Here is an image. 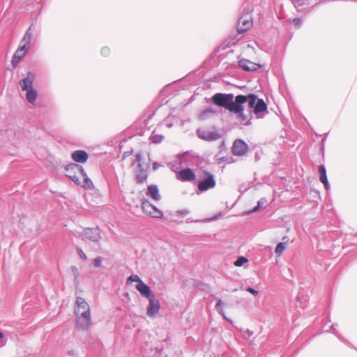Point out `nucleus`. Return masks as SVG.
<instances>
[{"label":"nucleus","instance_id":"obj_24","mask_svg":"<svg viewBox=\"0 0 357 357\" xmlns=\"http://www.w3.org/2000/svg\"><path fill=\"white\" fill-rule=\"evenodd\" d=\"M25 56L23 53L16 50L13 56L11 63L13 68H16L22 59Z\"/></svg>","mask_w":357,"mask_h":357},{"label":"nucleus","instance_id":"obj_18","mask_svg":"<svg viewBox=\"0 0 357 357\" xmlns=\"http://www.w3.org/2000/svg\"><path fill=\"white\" fill-rule=\"evenodd\" d=\"M65 170L67 172V175H73L75 173H81L83 171V167L77 163H70L65 166Z\"/></svg>","mask_w":357,"mask_h":357},{"label":"nucleus","instance_id":"obj_21","mask_svg":"<svg viewBox=\"0 0 357 357\" xmlns=\"http://www.w3.org/2000/svg\"><path fill=\"white\" fill-rule=\"evenodd\" d=\"M80 174L82 176L84 181L82 183L81 182V185H79V186H81L84 189H93L94 188L93 183L87 176V174L84 168L83 171L81 172Z\"/></svg>","mask_w":357,"mask_h":357},{"label":"nucleus","instance_id":"obj_23","mask_svg":"<svg viewBox=\"0 0 357 357\" xmlns=\"http://www.w3.org/2000/svg\"><path fill=\"white\" fill-rule=\"evenodd\" d=\"M267 105L261 98H258L254 109V112L257 114L263 112L267 111Z\"/></svg>","mask_w":357,"mask_h":357},{"label":"nucleus","instance_id":"obj_51","mask_svg":"<svg viewBox=\"0 0 357 357\" xmlns=\"http://www.w3.org/2000/svg\"><path fill=\"white\" fill-rule=\"evenodd\" d=\"M282 242H286V245H287L289 241V238H288V236H284L282 237Z\"/></svg>","mask_w":357,"mask_h":357},{"label":"nucleus","instance_id":"obj_46","mask_svg":"<svg viewBox=\"0 0 357 357\" xmlns=\"http://www.w3.org/2000/svg\"><path fill=\"white\" fill-rule=\"evenodd\" d=\"M322 183L324 184V188L326 190H328L330 189V184H329L328 181H324V182H322Z\"/></svg>","mask_w":357,"mask_h":357},{"label":"nucleus","instance_id":"obj_15","mask_svg":"<svg viewBox=\"0 0 357 357\" xmlns=\"http://www.w3.org/2000/svg\"><path fill=\"white\" fill-rule=\"evenodd\" d=\"M72 158L76 162L84 163L87 161L89 155L86 151L77 150L72 153Z\"/></svg>","mask_w":357,"mask_h":357},{"label":"nucleus","instance_id":"obj_5","mask_svg":"<svg viewBox=\"0 0 357 357\" xmlns=\"http://www.w3.org/2000/svg\"><path fill=\"white\" fill-rule=\"evenodd\" d=\"M142 208L144 213L155 218H162L163 213L155 206L153 205L148 199L142 200Z\"/></svg>","mask_w":357,"mask_h":357},{"label":"nucleus","instance_id":"obj_53","mask_svg":"<svg viewBox=\"0 0 357 357\" xmlns=\"http://www.w3.org/2000/svg\"><path fill=\"white\" fill-rule=\"evenodd\" d=\"M328 135V132L326 133L324 135V137L322 139V143L326 140L327 135Z\"/></svg>","mask_w":357,"mask_h":357},{"label":"nucleus","instance_id":"obj_2","mask_svg":"<svg viewBox=\"0 0 357 357\" xmlns=\"http://www.w3.org/2000/svg\"><path fill=\"white\" fill-rule=\"evenodd\" d=\"M252 9L246 2H244L241 8V16L238 19L237 31L243 33L249 30L253 25L252 17Z\"/></svg>","mask_w":357,"mask_h":357},{"label":"nucleus","instance_id":"obj_52","mask_svg":"<svg viewBox=\"0 0 357 357\" xmlns=\"http://www.w3.org/2000/svg\"><path fill=\"white\" fill-rule=\"evenodd\" d=\"M226 160H225V157H222L220 159H218V163H221L222 162H225Z\"/></svg>","mask_w":357,"mask_h":357},{"label":"nucleus","instance_id":"obj_38","mask_svg":"<svg viewBox=\"0 0 357 357\" xmlns=\"http://www.w3.org/2000/svg\"><path fill=\"white\" fill-rule=\"evenodd\" d=\"M331 328L333 330V333L337 337V338L341 340L342 342L349 344V342L344 340L338 333V331L335 328L334 325H331Z\"/></svg>","mask_w":357,"mask_h":357},{"label":"nucleus","instance_id":"obj_50","mask_svg":"<svg viewBox=\"0 0 357 357\" xmlns=\"http://www.w3.org/2000/svg\"><path fill=\"white\" fill-rule=\"evenodd\" d=\"M259 208V207L257 205L256 206H255L251 211H249V213H253V212H256L257 211H258Z\"/></svg>","mask_w":357,"mask_h":357},{"label":"nucleus","instance_id":"obj_48","mask_svg":"<svg viewBox=\"0 0 357 357\" xmlns=\"http://www.w3.org/2000/svg\"><path fill=\"white\" fill-rule=\"evenodd\" d=\"M160 167V165H159V163H158L157 162H154L153 163V167H152V168H153V171H156V170L158 169V167Z\"/></svg>","mask_w":357,"mask_h":357},{"label":"nucleus","instance_id":"obj_34","mask_svg":"<svg viewBox=\"0 0 357 357\" xmlns=\"http://www.w3.org/2000/svg\"><path fill=\"white\" fill-rule=\"evenodd\" d=\"M140 281L142 280L137 275H132L127 279L126 283L130 284L133 282H137V283H139Z\"/></svg>","mask_w":357,"mask_h":357},{"label":"nucleus","instance_id":"obj_37","mask_svg":"<svg viewBox=\"0 0 357 357\" xmlns=\"http://www.w3.org/2000/svg\"><path fill=\"white\" fill-rule=\"evenodd\" d=\"M76 251L77 252V255L82 259H83L84 261L87 260V256L81 248H79V246H76Z\"/></svg>","mask_w":357,"mask_h":357},{"label":"nucleus","instance_id":"obj_12","mask_svg":"<svg viewBox=\"0 0 357 357\" xmlns=\"http://www.w3.org/2000/svg\"><path fill=\"white\" fill-rule=\"evenodd\" d=\"M136 289L140 292L141 295L146 298H150L155 296L149 286L143 281H140L136 285Z\"/></svg>","mask_w":357,"mask_h":357},{"label":"nucleus","instance_id":"obj_14","mask_svg":"<svg viewBox=\"0 0 357 357\" xmlns=\"http://www.w3.org/2000/svg\"><path fill=\"white\" fill-rule=\"evenodd\" d=\"M196 178L194 172L190 169L186 168L179 172L178 178L183 181H192Z\"/></svg>","mask_w":357,"mask_h":357},{"label":"nucleus","instance_id":"obj_54","mask_svg":"<svg viewBox=\"0 0 357 357\" xmlns=\"http://www.w3.org/2000/svg\"><path fill=\"white\" fill-rule=\"evenodd\" d=\"M3 337V334L1 332H0V340H2Z\"/></svg>","mask_w":357,"mask_h":357},{"label":"nucleus","instance_id":"obj_19","mask_svg":"<svg viewBox=\"0 0 357 357\" xmlns=\"http://www.w3.org/2000/svg\"><path fill=\"white\" fill-rule=\"evenodd\" d=\"M91 319L76 318V326L82 331H87L91 328Z\"/></svg>","mask_w":357,"mask_h":357},{"label":"nucleus","instance_id":"obj_49","mask_svg":"<svg viewBox=\"0 0 357 357\" xmlns=\"http://www.w3.org/2000/svg\"><path fill=\"white\" fill-rule=\"evenodd\" d=\"M180 213L181 215H185L189 213V211L187 209L181 210V211H180Z\"/></svg>","mask_w":357,"mask_h":357},{"label":"nucleus","instance_id":"obj_25","mask_svg":"<svg viewBox=\"0 0 357 357\" xmlns=\"http://www.w3.org/2000/svg\"><path fill=\"white\" fill-rule=\"evenodd\" d=\"M26 91V99L29 102L34 103L37 99V91L34 89L31 88Z\"/></svg>","mask_w":357,"mask_h":357},{"label":"nucleus","instance_id":"obj_17","mask_svg":"<svg viewBox=\"0 0 357 357\" xmlns=\"http://www.w3.org/2000/svg\"><path fill=\"white\" fill-rule=\"evenodd\" d=\"M146 195L152 197L155 201L161 199V196L159 193L158 188L156 185L152 184L148 186Z\"/></svg>","mask_w":357,"mask_h":357},{"label":"nucleus","instance_id":"obj_32","mask_svg":"<svg viewBox=\"0 0 357 357\" xmlns=\"http://www.w3.org/2000/svg\"><path fill=\"white\" fill-rule=\"evenodd\" d=\"M285 248H286V242H280L277 245V246L275 249V252L276 255H280L282 254V252L284 250Z\"/></svg>","mask_w":357,"mask_h":357},{"label":"nucleus","instance_id":"obj_41","mask_svg":"<svg viewBox=\"0 0 357 357\" xmlns=\"http://www.w3.org/2000/svg\"><path fill=\"white\" fill-rule=\"evenodd\" d=\"M293 3L295 6H302L304 5L305 0H293Z\"/></svg>","mask_w":357,"mask_h":357},{"label":"nucleus","instance_id":"obj_36","mask_svg":"<svg viewBox=\"0 0 357 357\" xmlns=\"http://www.w3.org/2000/svg\"><path fill=\"white\" fill-rule=\"evenodd\" d=\"M77 173L73 174V175H67V177L69 178L72 181H73L76 185H81V181H79V177L77 175Z\"/></svg>","mask_w":357,"mask_h":357},{"label":"nucleus","instance_id":"obj_13","mask_svg":"<svg viewBox=\"0 0 357 357\" xmlns=\"http://www.w3.org/2000/svg\"><path fill=\"white\" fill-rule=\"evenodd\" d=\"M35 79V75L31 71H29L26 78L22 79L20 82L22 90L26 91L29 89L33 88V83Z\"/></svg>","mask_w":357,"mask_h":357},{"label":"nucleus","instance_id":"obj_35","mask_svg":"<svg viewBox=\"0 0 357 357\" xmlns=\"http://www.w3.org/2000/svg\"><path fill=\"white\" fill-rule=\"evenodd\" d=\"M29 45L24 43L23 45H20L17 50L26 55L29 51Z\"/></svg>","mask_w":357,"mask_h":357},{"label":"nucleus","instance_id":"obj_29","mask_svg":"<svg viewBox=\"0 0 357 357\" xmlns=\"http://www.w3.org/2000/svg\"><path fill=\"white\" fill-rule=\"evenodd\" d=\"M319 180L322 183L324 181H328L327 174H326V169L324 165H321L319 166Z\"/></svg>","mask_w":357,"mask_h":357},{"label":"nucleus","instance_id":"obj_33","mask_svg":"<svg viewBox=\"0 0 357 357\" xmlns=\"http://www.w3.org/2000/svg\"><path fill=\"white\" fill-rule=\"evenodd\" d=\"M70 269H71V271L74 275V282L76 284H79V281H78V278H79V270L78 268L75 266H72L70 267Z\"/></svg>","mask_w":357,"mask_h":357},{"label":"nucleus","instance_id":"obj_4","mask_svg":"<svg viewBox=\"0 0 357 357\" xmlns=\"http://www.w3.org/2000/svg\"><path fill=\"white\" fill-rule=\"evenodd\" d=\"M83 241H90L97 243L101 239L100 229L98 227H86L79 234Z\"/></svg>","mask_w":357,"mask_h":357},{"label":"nucleus","instance_id":"obj_26","mask_svg":"<svg viewBox=\"0 0 357 357\" xmlns=\"http://www.w3.org/2000/svg\"><path fill=\"white\" fill-rule=\"evenodd\" d=\"M164 139V136L157 134L155 131H153L149 137V141L153 144H160Z\"/></svg>","mask_w":357,"mask_h":357},{"label":"nucleus","instance_id":"obj_3","mask_svg":"<svg viewBox=\"0 0 357 357\" xmlns=\"http://www.w3.org/2000/svg\"><path fill=\"white\" fill-rule=\"evenodd\" d=\"M142 153H137L135 155V160L132 163L133 166L136 162L137 163V167L134 171L135 181L138 185L144 184L147 181L149 177V165H143L142 163Z\"/></svg>","mask_w":357,"mask_h":357},{"label":"nucleus","instance_id":"obj_8","mask_svg":"<svg viewBox=\"0 0 357 357\" xmlns=\"http://www.w3.org/2000/svg\"><path fill=\"white\" fill-rule=\"evenodd\" d=\"M196 132L200 139L208 142L215 141L221 137V135L218 131L198 129Z\"/></svg>","mask_w":357,"mask_h":357},{"label":"nucleus","instance_id":"obj_1","mask_svg":"<svg viewBox=\"0 0 357 357\" xmlns=\"http://www.w3.org/2000/svg\"><path fill=\"white\" fill-rule=\"evenodd\" d=\"M211 100L215 105L225 108L231 112L240 109L243 98H239L238 96L234 98L233 93H216L212 96Z\"/></svg>","mask_w":357,"mask_h":357},{"label":"nucleus","instance_id":"obj_20","mask_svg":"<svg viewBox=\"0 0 357 357\" xmlns=\"http://www.w3.org/2000/svg\"><path fill=\"white\" fill-rule=\"evenodd\" d=\"M75 310H79V312H83L85 310H90V307L84 298L77 296L76 298Z\"/></svg>","mask_w":357,"mask_h":357},{"label":"nucleus","instance_id":"obj_42","mask_svg":"<svg viewBox=\"0 0 357 357\" xmlns=\"http://www.w3.org/2000/svg\"><path fill=\"white\" fill-rule=\"evenodd\" d=\"M109 52V49L107 47L102 48L101 54L104 56H107Z\"/></svg>","mask_w":357,"mask_h":357},{"label":"nucleus","instance_id":"obj_43","mask_svg":"<svg viewBox=\"0 0 357 357\" xmlns=\"http://www.w3.org/2000/svg\"><path fill=\"white\" fill-rule=\"evenodd\" d=\"M265 202H266V198H261L259 201L257 202V206L261 208Z\"/></svg>","mask_w":357,"mask_h":357},{"label":"nucleus","instance_id":"obj_6","mask_svg":"<svg viewBox=\"0 0 357 357\" xmlns=\"http://www.w3.org/2000/svg\"><path fill=\"white\" fill-rule=\"evenodd\" d=\"M204 179L200 181L198 183V189L202 191H206L208 189L213 188L215 185V180L213 174L208 171H203Z\"/></svg>","mask_w":357,"mask_h":357},{"label":"nucleus","instance_id":"obj_47","mask_svg":"<svg viewBox=\"0 0 357 357\" xmlns=\"http://www.w3.org/2000/svg\"><path fill=\"white\" fill-rule=\"evenodd\" d=\"M131 153H132V151H126V152H124L123 155H122L123 160L126 159L128 156L131 155Z\"/></svg>","mask_w":357,"mask_h":357},{"label":"nucleus","instance_id":"obj_11","mask_svg":"<svg viewBox=\"0 0 357 357\" xmlns=\"http://www.w3.org/2000/svg\"><path fill=\"white\" fill-rule=\"evenodd\" d=\"M238 96H239V98H243V100L240 104V109L238 111H241L242 107H244L243 104L245 102H248L250 108H253V109H255L257 101L258 100V97L256 94L250 93L248 96L238 95Z\"/></svg>","mask_w":357,"mask_h":357},{"label":"nucleus","instance_id":"obj_27","mask_svg":"<svg viewBox=\"0 0 357 357\" xmlns=\"http://www.w3.org/2000/svg\"><path fill=\"white\" fill-rule=\"evenodd\" d=\"M225 305V303H223V301L220 299V298H218V302L215 306V310L218 311V312L221 314L222 316V317L227 320V321H229V319H227L225 316V311L223 310V307Z\"/></svg>","mask_w":357,"mask_h":357},{"label":"nucleus","instance_id":"obj_44","mask_svg":"<svg viewBox=\"0 0 357 357\" xmlns=\"http://www.w3.org/2000/svg\"><path fill=\"white\" fill-rule=\"evenodd\" d=\"M294 23L296 24V25H298V26H300L302 23V20L300 19V18H294Z\"/></svg>","mask_w":357,"mask_h":357},{"label":"nucleus","instance_id":"obj_31","mask_svg":"<svg viewBox=\"0 0 357 357\" xmlns=\"http://www.w3.org/2000/svg\"><path fill=\"white\" fill-rule=\"evenodd\" d=\"M247 262H248V259L243 256H241L237 258L234 264L235 266L240 267Z\"/></svg>","mask_w":357,"mask_h":357},{"label":"nucleus","instance_id":"obj_39","mask_svg":"<svg viewBox=\"0 0 357 357\" xmlns=\"http://www.w3.org/2000/svg\"><path fill=\"white\" fill-rule=\"evenodd\" d=\"M102 258L101 257H97L93 261V266L96 268H99L102 266Z\"/></svg>","mask_w":357,"mask_h":357},{"label":"nucleus","instance_id":"obj_10","mask_svg":"<svg viewBox=\"0 0 357 357\" xmlns=\"http://www.w3.org/2000/svg\"><path fill=\"white\" fill-rule=\"evenodd\" d=\"M238 63V66L246 72H254L261 67L260 64L252 62L246 59H240Z\"/></svg>","mask_w":357,"mask_h":357},{"label":"nucleus","instance_id":"obj_22","mask_svg":"<svg viewBox=\"0 0 357 357\" xmlns=\"http://www.w3.org/2000/svg\"><path fill=\"white\" fill-rule=\"evenodd\" d=\"M215 113L216 111L212 107H207L199 113L198 119L200 121H205L213 116Z\"/></svg>","mask_w":357,"mask_h":357},{"label":"nucleus","instance_id":"obj_7","mask_svg":"<svg viewBox=\"0 0 357 357\" xmlns=\"http://www.w3.org/2000/svg\"><path fill=\"white\" fill-rule=\"evenodd\" d=\"M248 149V145L244 140L238 139L233 143L231 153L234 155L243 156L247 153Z\"/></svg>","mask_w":357,"mask_h":357},{"label":"nucleus","instance_id":"obj_28","mask_svg":"<svg viewBox=\"0 0 357 357\" xmlns=\"http://www.w3.org/2000/svg\"><path fill=\"white\" fill-rule=\"evenodd\" d=\"M31 26H30L25 32L20 43H25V44H27V45H29L31 44V38H32V33L31 31Z\"/></svg>","mask_w":357,"mask_h":357},{"label":"nucleus","instance_id":"obj_9","mask_svg":"<svg viewBox=\"0 0 357 357\" xmlns=\"http://www.w3.org/2000/svg\"><path fill=\"white\" fill-rule=\"evenodd\" d=\"M149 300V305L147 307L146 314L148 317L153 318L158 313L160 309V303L155 296L150 298Z\"/></svg>","mask_w":357,"mask_h":357},{"label":"nucleus","instance_id":"obj_30","mask_svg":"<svg viewBox=\"0 0 357 357\" xmlns=\"http://www.w3.org/2000/svg\"><path fill=\"white\" fill-rule=\"evenodd\" d=\"M75 314L76 315V318L91 319V310H85L83 312H79V310H75Z\"/></svg>","mask_w":357,"mask_h":357},{"label":"nucleus","instance_id":"obj_45","mask_svg":"<svg viewBox=\"0 0 357 357\" xmlns=\"http://www.w3.org/2000/svg\"><path fill=\"white\" fill-rule=\"evenodd\" d=\"M245 333L246 335H248V337H245V338H249L250 337H251L252 335H253V332L249 329H247L245 331Z\"/></svg>","mask_w":357,"mask_h":357},{"label":"nucleus","instance_id":"obj_40","mask_svg":"<svg viewBox=\"0 0 357 357\" xmlns=\"http://www.w3.org/2000/svg\"><path fill=\"white\" fill-rule=\"evenodd\" d=\"M245 290L248 291L249 293L252 294L255 296H257L259 295V291L253 289L252 287H246Z\"/></svg>","mask_w":357,"mask_h":357},{"label":"nucleus","instance_id":"obj_16","mask_svg":"<svg viewBox=\"0 0 357 357\" xmlns=\"http://www.w3.org/2000/svg\"><path fill=\"white\" fill-rule=\"evenodd\" d=\"M244 107H242L241 111L231 112L236 114L237 119L244 126H248L251 123V116H248L243 113Z\"/></svg>","mask_w":357,"mask_h":357}]
</instances>
